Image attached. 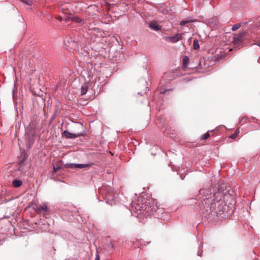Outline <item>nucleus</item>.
I'll return each mask as SVG.
<instances>
[{
	"instance_id": "3",
	"label": "nucleus",
	"mask_w": 260,
	"mask_h": 260,
	"mask_svg": "<svg viewBox=\"0 0 260 260\" xmlns=\"http://www.w3.org/2000/svg\"><path fill=\"white\" fill-rule=\"evenodd\" d=\"M245 36V34L244 32L236 34L235 35L233 38V43L235 47L240 48L241 47L243 43Z\"/></svg>"
},
{
	"instance_id": "18",
	"label": "nucleus",
	"mask_w": 260,
	"mask_h": 260,
	"mask_svg": "<svg viewBox=\"0 0 260 260\" xmlns=\"http://www.w3.org/2000/svg\"><path fill=\"white\" fill-rule=\"evenodd\" d=\"M239 132H237V131L233 135H232L231 136H230V138L232 139H235L236 138H237V136H238V134Z\"/></svg>"
},
{
	"instance_id": "21",
	"label": "nucleus",
	"mask_w": 260,
	"mask_h": 260,
	"mask_svg": "<svg viewBox=\"0 0 260 260\" xmlns=\"http://www.w3.org/2000/svg\"><path fill=\"white\" fill-rule=\"evenodd\" d=\"M21 1L23 2H24V3H26V4H28V2L29 1V0H21Z\"/></svg>"
},
{
	"instance_id": "5",
	"label": "nucleus",
	"mask_w": 260,
	"mask_h": 260,
	"mask_svg": "<svg viewBox=\"0 0 260 260\" xmlns=\"http://www.w3.org/2000/svg\"><path fill=\"white\" fill-rule=\"evenodd\" d=\"M182 39V35L177 34L174 36L166 37L165 40L168 42L176 43Z\"/></svg>"
},
{
	"instance_id": "20",
	"label": "nucleus",
	"mask_w": 260,
	"mask_h": 260,
	"mask_svg": "<svg viewBox=\"0 0 260 260\" xmlns=\"http://www.w3.org/2000/svg\"><path fill=\"white\" fill-rule=\"evenodd\" d=\"M95 260H100V257L98 254H96Z\"/></svg>"
},
{
	"instance_id": "16",
	"label": "nucleus",
	"mask_w": 260,
	"mask_h": 260,
	"mask_svg": "<svg viewBox=\"0 0 260 260\" xmlns=\"http://www.w3.org/2000/svg\"><path fill=\"white\" fill-rule=\"evenodd\" d=\"M241 26V24L240 23H237L234 25L232 27V30L233 31H235L237 30Z\"/></svg>"
},
{
	"instance_id": "10",
	"label": "nucleus",
	"mask_w": 260,
	"mask_h": 260,
	"mask_svg": "<svg viewBox=\"0 0 260 260\" xmlns=\"http://www.w3.org/2000/svg\"><path fill=\"white\" fill-rule=\"evenodd\" d=\"M61 168V164L60 162H57L53 165V172L54 173L57 172Z\"/></svg>"
},
{
	"instance_id": "8",
	"label": "nucleus",
	"mask_w": 260,
	"mask_h": 260,
	"mask_svg": "<svg viewBox=\"0 0 260 260\" xmlns=\"http://www.w3.org/2000/svg\"><path fill=\"white\" fill-rule=\"evenodd\" d=\"M149 27L154 30H159L161 29V26L159 25L155 21L151 22L149 24Z\"/></svg>"
},
{
	"instance_id": "22",
	"label": "nucleus",
	"mask_w": 260,
	"mask_h": 260,
	"mask_svg": "<svg viewBox=\"0 0 260 260\" xmlns=\"http://www.w3.org/2000/svg\"><path fill=\"white\" fill-rule=\"evenodd\" d=\"M21 1L23 2H24V3H26V4H28V2L29 1V0H21Z\"/></svg>"
},
{
	"instance_id": "17",
	"label": "nucleus",
	"mask_w": 260,
	"mask_h": 260,
	"mask_svg": "<svg viewBox=\"0 0 260 260\" xmlns=\"http://www.w3.org/2000/svg\"><path fill=\"white\" fill-rule=\"evenodd\" d=\"M73 20L76 23H82L83 21V20L80 17H74Z\"/></svg>"
},
{
	"instance_id": "12",
	"label": "nucleus",
	"mask_w": 260,
	"mask_h": 260,
	"mask_svg": "<svg viewBox=\"0 0 260 260\" xmlns=\"http://www.w3.org/2000/svg\"><path fill=\"white\" fill-rule=\"evenodd\" d=\"M226 54L224 52H221L220 54H217L214 56L215 59L219 60L225 56Z\"/></svg>"
},
{
	"instance_id": "4",
	"label": "nucleus",
	"mask_w": 260,
	"mask_h": 260,
	"mask_svg": "<svg viewBox=\"0 0 260 260\" xmlns=\"http://www.w3.org/2000/svg\"><path fill=\"white\" fill-rule=\"evenodd\" d=\"M92 75L89 74L87 77V80L83 83L81 88V92L82 95L86 93L88 88L91 86L90 80Z\"/></svg>"
},
{
	"instance_id": "11",
	"label": "nucleus",
	"mask_w": 260,
	"mask_h": 260,
	"mask_svg": "<svg viewBox=\"0 0 260 260\" xmlns=\"http://www.w3.org/2000/svg\"><path fill=\"white\" fill-rule=\"evenodd\" d=\"M22 182L21 180L17 179L14 180L12 182L13 186L15 187H20L22 185Z\"/></svg>"
},
{
	"instance_id": "9",
	"label": "nucleus",
	"mask_w": 260,
	"mask_h": 260,
	"mask_svg": "<svg viewBox=\"0 0 260 260\" xmlns=\"http://www.w3.org/2000/svg\"><path fill=\"white\" fill-rule=\"evenodd\" d=\"M63 135L68 138H76L80 136L79 134H72L67 131L63 132Z\"/></svg>"
},
{
	"instance_id": "13",
	"label": "nucleus",
	"mask_w": 260,
	"mask_h": 260,
	"mask_svg": "<svg viewBox=\"0 0 260 260\" xmlns=\"http://www.w3.org/2000/svg\"><path fill=\"white\" fill-rule=\"evenodd\" d=\"M193 47L195 50H197L200 48V45L198 41L196 39L193 41Z\"/></svg>"
},
{
	"instance_id": "23",
	"label": "nucleus",
	"mask_w": 260,
	"mask_h": 260,
	"mask_svg": "<svg viewBox=\"0 0 260 260\" xmlns=\"http://www.w3.org/2000/svg\"><path fill=\"white\" fill-rule=\"evenodd\" d=\"M110 246L113 249H114V245L112 242L110 243Z\"/></svg>"
},
{
	"instance_id": "19",
	"label": "nucleus",
	"mask_w": 260,
	"mask_h": 260,
	"mask_svg": "<svg viewBox=\"0 0 260 260\" xmlns=\"http://www.w3.org/2000/svg\"><path fill=\"white\" fill-rule=\"evenodd\" d=\"M191 22L190 21H186V20H182L180 22V25H185L186 23H189Z\"/></svg>"
},
{
	"instance_id": "2",
	"label": "nucleus",
	"mask_w": 260,
	"mask_h": 260,
	"mask_svg": "<svg viewBox=\"0 0 260 260\" xmlns=\"http://www.w3.org/2000/svg\"><path fill=\"white\" fill-rule=\"evenodd\" d=\"M36 134L35 126L33 124H30L26 130V138L27 140L26 144L28 147H31L34 142V137Z\"/></svg>"
},
{
	"instance_id": "24",
	"label": "nucleus",
	"mask_w": 260,
	"mask_h": 260,
	"mask_svg": "<svg viewBox=\"0 0 260 260\" xmlns=\"http://www.w3.org/2000/svg\"><path fill=\"white\" fill-rule=\"evenodd\" d=\"M57 19H58L59 20H62V18H61V17H58L57 18Z\"/></svg>"
},
{
	"instance_id": "6",
	"label": "nucleus",
	"mask_w": 260,
	"mask_h": 260,
	"mask_svg": "<svg viewBox=\"0 0 260 260\" xmlns=\"http://www.w3.org/2000/svg\"><path fill=\"white\" fill-rule=\"evenodd\" d=\"M87 164H67L65 167L71 169H83L89 167Z\"/></svg>"
},
{
	"instance_id": "25",
	"label": "nucleus",
	"mask_w": 260,
	"mask_h": 260,
	"mask_svg": "<svg viewBox=\"0 0 260 260\" xmlns=\"http://www.w3.org/2000/svg\"><path fill=\"white\" fill-rule=\"evenodd\" d=\"M73 43L76 44V42L75 41H73Z\"/></svg>"
},
{
	"instance_id": "15",
	"label": "nucleus",
	"mask_w": 260,
	"mask_h": 260,
	"mask_svg": "<svg viewBox=\"0 0 260 260\" xmlns=\"http://www.w3.org/2000/svg\"><path fill=\"white\" fill-rule=\"evenodd\" d=\"M210 135L209 134V131L207 132L206 133L204 134L202 137H201V140H206L210 137Z\"/></svg>"
},
{
	"instance_id": "1",
	"label": "nucleus",
	"mask_w": 260,
	"mask_h": 260,
	"mask_svg": "<svg viewBox=\"0 0 260 260\" xmlns=\"http://www.w3.org/2000/svg\"><path fill=\"white\" fill-rule=\"evenodd\" d=\"M222 197L223 193L219 190L214 192L213 194L211 193L210 197L204 200L206 205L204 206V208L207 209L209 207L211 210H215L216 213L220 212L222 209L221 205Z\"/></svg>"
},
{
	"instance_id": "14",
	"label": "nucleus",
	"mask_w": 260,
	"mask_h": 260,
	"mask_svg": "<svg viewBox=\"0 0 260 260\" xmlns=\"http://www.w3.org/2000/svg\"><path fill=\"white\" fill-rule=\"evenodd\" d=\"M189 58L186 56H184L183 58V64L185 67L187 66Z\"/></svg>"
},
{
	"instance_id": "7",
	"label": "nucleus",
	"mask_w": 260,
	"mask_h": 260,
	"mask_svg": "<svg viewBox=\"0 0 260 260\" xmlns=\"http://www.w3.org/2000/svg\"><path fill=\"white\" fill-rule=\"evenodd\" d=\"M36 211L38 213H45L48 211V206L46 204L39 205L37 207Z\"/></svg>"
}]
</instances>
